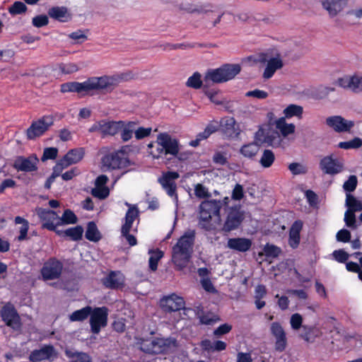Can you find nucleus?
I'll list each match as a JSON object with an SVG mask.
<instances>
[{"label": "nucleus", "instance_id": "f257e3e1", "mask_svg": "<svg viewBox=\"0 0 362 362\" xmlns=\"http://www.w3.org/2000/svg\"><path fill=\"white\" fill-rule=\"evenodd\" d=\"M114 85V78L104 75L100 77H89L83 82L71 81L64 83L60 86L62 93H77L83 95L90 94L92 91L110 92Z\"/></svg>", "mask_w": 362, "mask_h": 362}, {"label": "nucleus", "instance_id": "f03ea898", "mask_svg": "<svg viewBox=\"0 0 362 362\" xmlns=\"http://www.w3.org/2000/svg\"><path fill=\"white\" fill-rule=\"evenodd\" d=\"M196 233L188 230L172 247L171 260L178 271H182L189 264L193 253Z\"/></svg>", "mask_w": 362, "mask_h": 362}, {"label": "nucleus", "instance_id": "7ed1b4c3", "mask_svg": "<svg viewBox=\"0 0 362 362\" xmlns=\"http://www.w3.org/2000/svg\"><path fill=\"white\" fill-rule=\"evenodd\" d=\"M156 144V149L149 151L154 159H159L163 155H170L181 159L178 156L180 145L177 139L172 137L167 132H163L158 134Z\"/></svg>", "mask_w": 362, "mask_h": 362}, {"label": "nucleus", "instance_id": "20e7f679", "mask_svg": "<svg viewBox=\"0 0 362 362\" xmlns=\"http://www.w3.org/2000/svg\"><path fill=\"white\" fill-rule=\"evenodd\" d=\"M175 344L176 340L174 339L151 337L141 339L140 349L147 354H165L168 353L172 346H175Z\"/></svg>", "mask_w": 362, "mask_h": 362}, {"label": "nucleus", "instance_id": "39448f33", "mask_svg": "<svg viewBox=\"0 0 362 362\" xmlns=\"http://www.w3.org/2000/svg\"><path fill=\"white\" fill-rule=\"evenodd\" d=\"M241 71L240 64H225L219 68L209 70L204 79V83L209 81L219 83L230 81L235 77Z\"/></svg>", "mask_w": 362, "mask_h": 362}, {"label": "nucleus", "instance_id": "423d86ee", "mask_svg": "<svg viewBox=\"0 0 362 362\" xmlns=\"http://www.w3.org/2000/svg\"><path fill=\"white\" fill-rule=\"evenodd\" d=\"M103 168L107 170L122 169L127 167L129 161L123 151H113L105 153L101 159Z\"/></svg>", "mask_w": 362, "mask_h": 362}, {"label": "nucleus", "instance_id": "0eeeda50", "mask_svg": "<svg viewBox=\"0 0 362 362\" xmlns=\"http://www.w3.org/2000/svg\"><path fill=\"white\" fill-rule=\"evenodd\" d=\"M124 126V121H107L106 119H101L95 122L88 129L90 133L100 132L102 137L106 136H115L122 129Z\"/></svg>", "mask_w": 362, "mask_h": 362}, {"label": "nucleus", "instance_id": "6e6552de", "mask_svg": "<svg viewBox=\"0 0 362 362\" xmlns=\"http://www.w3.org/2000/svg\"><path fill=\"white\" fill-rule=\"evenodd\" d=\"M245 219V213L240 205L229 207L222 230L228 233L238 229Z\"/></svg>", "mask_w": 362, "mask_h": 362}, {"label": "nucleus", "instance_id": "1a4fd4ad", "mask_svg": "<svg viewBox=\"0 0 362 362\" xmlns=\"http://www.w3.org/2000/svg\"><path fill=\"white\" fill-rule=\"evenodd\" d=\"M109 310L105 306L92 308L90 316V330L93 334H98L101 329L107 325Z\"/></svg>", "mask_w": 362, "mask_h": 362}, {"label": "nucleus", "instance_id": "9d476101", "mask_svg": "<svg viewBox=\"0 0 362 362\" xmlns=\"http://www.w3.org/2000/svg\"><path fill=\"white\" fill-rule=\"evenodd\" d=\"M54 124L52 115H45L37 121H33L26 130V137L28 140L35 139L43 135Z\"/></svg>", "mask_w": 362, "mask_h": 362}, {"label": "nucleus", "instance_id": "9b49d317", "mask_svg": "<svg viewBox=\"0 0 362 362\" xmlns=\"http://www.w3.org/2000/svg\"><path fill=\"white\" fill-rule=\"evenodd\" d=\"M221 202L220 200L211 199L202 202L199 205V223L202 222L209 223L212 216L220 218Z\"/></svg>", "mask_w": 362, "mask_h": 362}, {"label": "nucleus", "instance_id": "f8f14e48", "mask_svg": "<svg viewBox=\"0 0 362 362\" xmlns=\"http://www.w3.org/2000/svg\"><path fill=\"white\" fill-rule=\"evenodd\" d=\"M1 320L6 325L15 331L21 329L22 323L19 314L11 303L5 304L0 310Z\"/></svg>", "mask_w": 362, "mask_h": 362}, {"label": "nucleus", "instance_id": "ddd939ff", "mask_svg": "<svg viewBox=\"0 0 362 362\" xmlns=\"http://www.w3.org/2000/svg\"><path fill=\"white\" fill-rule=\"evenodd\" d=\"M180 177V174L176 171H167L163 173L162 175L158 177V182L162 188L165 191L166 194L176 200L178 199L177 193V184L175 180Z\"/></svg>", "mask_w": 362, "mask_h": 362}, {"label": "nucleus", "instance_id": "4468645a", "mask_svg": "<svg viewBox=\"0 0 362 362\" xmlns=\"http://www.w3.org/2000/svg\"><path fill=\"white\" fill-rule=\"evenodd\" d=\"M62 270V262L56 257H51L45 262L40 270V273L43 280H54L61 276Z\"/></svg>", "mask_w": 362, "mask_h": 362}, {"label": "nucleus", "instance_id": "2eb2a0df", "mask_svg": "<svg viewBox=\"0 0 362 362\" xmlns=\"http://www.w3.org/2000/svg\"><path fill=\"white\" fill-rule=\"evenodd\" d=\"M37 214L42 222L41 226L42 229H47L55 233L56 231L59 230L57 228V226L59 225H57V221L59 220V216L57 212L51 209L39 208Z\"/></svg>", "mask_w": 362, "mask_h": 362}, {"label": "nucleus", "instance_id": "dca6fc26", "mask_svg": "<svg viewBox=\"0 0 362 362\" xmlns=\"http://www.w3.org/2000/svg\"><path fill=\"white\" fill-rule=\"evenodd\" d=\"M38 161L35 155L28 157L18 156L13 160L12 166L18 172L33 173L37 171Z\"/></svg>", "mask_w": 362, "mask_h": 362}, {"label": "nucleus", "instance_id": "f3484780", "mask_svg": "<svg viewBox=\"0 0 362 362\" xmlns=\"http://www.w3.org/2000/svg\"><path fill=\"white\" fill-rule=\"evenodd\" d=\"M270 332L275 338L274 349L278 352H283L287 347L288 341L286 334L282 325L279 322H274L270 326Z\"/></svg>", "mask_w": 362, "mask_h": 362}, {"label": "nucleus", "instance_id": "a211bd4d", "mask_svg": "<svg viewBox=\"0 0 362 362\" xmlns=\"http://www.w3.org/2000/svg\"><path fill=\"white\" fill-rule=\"evenodd\" d=\"M58 356L57 351L52 344H45L40 349L31 351L29 360L32 362H40L45 360L54 361Z\"/></svg>", "mask_w": 362, "mask_h": 362}, {"label": "nucleus", "instance_id": "6ab92c4d", "mask_svg": "<svg viewBox=\"0 0 362 362\" xmlns=\"http://www.w3.org/2000/svg\"><path fill=\"white\" fill-rule=\"evenodd\" d=\"M326 124L337 133L349 132L354 127V122L348 120L340 115L328 117Z\"/></svg>", "mask_w": 362, "mask_h": 362}, {"label": "nucleus", "instance_id": "aec40b11", "mask_svg": "<svg viewBox=\"0 0 362 362\" xmlns=\"http://www.w3.org/2000/svg\"><path fill=\"white\" fill-rule=\"evenodd\" d=\"M320 168L324 173L333 175L341 173L344 169V165L330 155L320 160Z\"/></svg>", "mask_w": 362, "mask_h": 362}, {"label": "nucleus", "instance_id": "412c9836", "mask_svg": "<svg viewBox=\"0 0 362 362\" xmlns=\"http://www.w3.org/2000/svg\"><path fill=\"white\" fill-rule=\"evenodd\" d=\"M160 305L164 312L172 313L183 309L185 301L182 297L173 294L162 298Z\"/></svg>", "mask_w": 362, "mask_h": 362}, {"label": "nucleus", "instance_id": "4be33fe9", "mask_svg": "<svg viewBox=\"0 0 362 362\" xmlns=\"http://www.w3.org/2000/svg\"><path fill=\"white\" fill-rule=\"evenodd\" d=\"M103 286L110 289H119L124 284V275L119 271H111L102 279Z\"/></svg>", "mask_w": 362, "mask_h": 362}, {"label": "nucleus", "instance_id": "5701e85b", "mask_svg": "<svg viewBox=\"0 0 362 362\" xmlns=\"http://www.w3.org/2000/svg\"><path fill=\"white\" fill-rule=\"evenodd\" d=\"M349 0H322V8L326 10L331 18L337 16L348 5Z\"/></svg>", "mask_w": 362, "mask_h": 362}, {"label": "nucleus", "instance_id": "b1692460", "mask_svg": "<svg viewBox=\"0 0 362 362\" xmlns=\"http://www.w3.org/2000/svg\"><path fill=\"white\" fill-rule=\"evenodd\" d=\"M252 242L246 238H231L228 240L227 247L240 252H245L250 250Z\"/></svg>", "mask_w": 362, "mask_h": 362}, {"label": "nucleus", "instance_id": "393cba45", "mask_svg": "<svg viewBox=\"0 0 362 362\" xmlns=\"http://www.w3.org/2000/svg\"><path fill=\"white\" fill-rule=\"evenodd\" d=\"M303 228V222L300 220L295 221L289 230L288 245L293 249L298 247L300 240V231Z\"/></svg>", "mask_w": 362, "mask_h": 362}, {"label": "nucleus", "instance_id": "a878e982", "mask_svg": "<svg viewBox=\"0 0 362 362\" xmlns=\"http://www.w3.org/2000/svg\"><path fill=\"white\" fill-rule=\"evenodd\" d=\"M48 16L56 21L65 23L71 19V14L65 6H52L47 11Z\"/></svg>", "mask_w": 362, "mask_h": 362}, {"label": "nucleus", "instance_id": "bb28decb", "mask_svg": "<svg viewBox=\"0 0 362 362\" xmlns=\"http://www.w3.org/2000/svg\"><path fill=\"white\" fill-rule=\"evenodd\" d=\"M85 154L83 148H77L69 150L62 158V162L64 163L65 166H69L81 161Z\"/></svg>", "mask_w": 362, "mask_h": 362}, {"label": "nucleus", "instance_id": "cd10ccee", "mask_svg": "<svg viewBox=\"0 0 362 362\" xmlns=\"http://www.w3.org/2000/svg\"><path fill=\"white\" fill-rule=\"evenodd\" d=\"M126 204L129 206V209L125 214V223L122 225L121 228L124 233L131 230L134 221L139 214V211L136 206L131 205L128 203H126Z\"/></svg>", "mask_w": 362, "mask_h": 362}, {"label": "nucleus", "instance_id": "c85d7f7f", "mask_svg": "<svg viewBox=\"0 0 362 362\" xmlns=\"http://www.w3.org/2000/svg\"><path fill=\"white\" fill-rule=\"evenodd\" d=\"M283 66V61L279 57L270 59L264 70L262 78L264 79L271 78L275 72L281 69Z\"/></svg>", "mask_w": 362, "mask_h": 362}, {"label": "nucleus", "instance_id": "c756f323", "mask_svg": "<svg viewBox=\"0 0 362 362\" xmlns=\"http://www.w3.org/2000/svg\"><path fill=\"white\" fill-rule=\"evenodd\" d=\"M83 228L81 226L69 228L65 230H59L56 234L60 237H69L71 240L78 241L83 237Z\"/></svg>", "mask_w": 362, "mask_h": 362}, {"label": "nucleus", "instance_id": "7c9ffc66", "mask_svg": "<svg viewBox=\"0 0 362 362\" xmlns=\"http://www.w3.org/2000/svg\"><path fill=\"white\" fill-rule=\"evenodd\" d=\"M259 150V144L255 141L241 146L240 153L244 157L250 159H253Z\"/></svg>", "mask_w": 362, "mask_h": 362}, {"label": "nucleus", "instance_id": "2f4dec72", "mask_svg": "<svg viewBox=\"0 0 362 362\" xmlns=\"http://www.w3.org/2000/svg\"><path fill=\"white\" fill-rule=\"evenodd\" d=\"M300 337L306 342H313L319 336L320 330L313 325H303Z\"/></svg>", "mask_w": 362, "mask_h": 362}, {"label": "nucleus", "instance_id": "473e14b6", "mask_svg": "<svg viewBox=\"0 0 362 362\" xmlns=\"http://www.w3.org/2000/svg\"><path fill=\"white\" fill-rule=\"evenodd\" d=\"M196 47H215L216 45H213L211 43L205 44V43H197V42H183V43H177V44H167L165 45V47L168 49H192Z\"/></svg>", "mask_w": 362, "mask_h": 362}, {"label": "nucleus", "instance_id": "72a5a7b5", "mask_svg": "<svg viewBox=\"0 0 362 362\" xmlns=\"http://www.w3.org/2000/svg\"><path fill=\"white\" fill-rule=\"evenodd\" d=\"M14 223L16 224H21L19 228V235L16 238V240L19 242L28 240V232L29 230L28 221L21 216H16Z\"/></svg>", "mask_w": 362, "mask_h": 362}, {"label": "nucleus", "instance_id": "f704fd0d", "mask_svg": "<svg viewBox=\"0 0 362 362\" xmlns=\"http://www.w3.org/2000/svg\"><path fill=\"white\" fill-rule=\"evenodd\" d=\"M92 313V307L87 305L81 309L75 310L69 315L71 322H82L86 320Z\"/></svg>", "mask_w": 362, "mask_h": 362}, {"label": "nucleus", "instance_id": "c9c22d12", "mask_svg": "<svg viewBox=\"0 0 362 362\" xmlns=\"http://www.w3.org/2000/svg\"><path fill=\"white\" fill-rule=\"evenodd\" d=\"M65 354L70 359V362H92L90 356L83 351L66 350Z\"/></svg>", "mask_w": 362, "mask_h": 362}, {"label": "nucleus", "instance_id": "e433bc0d", "mask_svg": "<svg viewBox=\"0 0 362 362\" xmlns=\"http://www.w3.org/2000/svg\"><path fill=\"white\" fill-rule=\"evenodd\" d=\"M85 237L87 240L95 243L98 242L101 239L100 233L95 222H88Z\"/></svg>", "mask_w": 362, "mask_h": 362}, {"label": "nucleus", "instance_id": "4c0bfd02", "mask_svg": "<svg viewBox=\"0 0 362 362\" xmlns=\"http://www.w3.org/2000/svg\"><path fill=\"white\" fill-rule=\"evenodd\" d=\"M276 156L273 151L264 149L259 158V163L264 168H270L274 163Z\"/></svg>", "mask_w": 362, "mask_h": 362}, {"label": "nucleus", "instance_id": "58836bf2", "mask_svg": "<svg viewBox=\"0 0 362 362\" xmlns=\"http://www.w3.org/2000/svg\"><path fill=\"white\" fill-rule=\"evenodd\" d=\"M276 127L280 130L284 136H286L295 132L296 127L293 124H287L285 117H281L276 122Z\"/></svg>", "mask_w": 362, "mask_h": 362}, {"label": "nucleus", "instance_id": "ea45409f", "mask_svg": "<svg viewBox=\"0 0 362 362\" xmlns=\"http://www.w3.org/2000/svg\"><path fill=\"white\" fill-rule=\"evenodd\" d=\"M78 221V218L73 211L71 209H65L62 217L59 216V220L57 221V225L64 224H75Z\"/></svg>", "mask_w": 362, "mask_h": 362}, {"label": "nucleus", "instance_id": "a19ab883", "mask_svg": "<svg viewBox=\"0 0 362 362\" xmlns=\"http://www.w3.org/2000/svg\"><path fill=\"white\" fill-rule=\"evenodd\" d=\"M303 112L302 106L291 104L288 105L284 110V114L285 118H291L293 117H301Z\"/></svg>", "mask_w": 362, "mask_h": 362}, {"label": "nucleus", "instance_id": "79ce46f5", "mask_svg": "<svg viewBox=\"0 0 362 362\" xmlns=\"http://www.w3.org/2000/svg\"><path fill=\"white\" fill-rule=\"evenodd\" d=\"M346 205L348 210L351 211H361L362 210V204L360 201L357 200L355 197L351 194H346Z\"/></svg>", "mask_w": 362, "mask_h": 362}, {"label": "nucleus", "instance_id": "37998d69", "mask_svg": "<svg viewBox=\"0 0 362 362\" xmlns=\"http://www.w3.org/2000/svg\"><path fill=\"white\" fill-rule=\"evenodd\" d=\"M362 146V139L359 137H354L353 139L347 141H341L337 146L342 149H356Z\"/></svg>", "mask_w": 362, "mask_h": 362}, {"label": "nucleus", "instance_id": "c03bdc74", "mask_svg": "<svg viewBox=\"0 0 362 362\" xmlns=\"http://www.w3.org/2000/svg\"><path fill=\"white\" fill-rule=\"evenodd\" d=\"M151 252L152 254L148 259L149 268L151 271L155 272L158 269V262L163 257V252L158 249Z\"/></svg>", "mask_w": 362, "mask_h": 362}, {"label": "nucleus", "instance_id": "a18cd8bd", "mask_svg": "<svg viewBox=\"0 0 362 362\" xmlns=\"http://www.w3.org/2000/svg\"><path fill=\"white\" fill-rule=\"evenodd\" d=\"M28 10L27 6L22 1H15L11 6L8 7V13L11 16L20 15L25 13Z\"/></svg>", "mask_w": 362, "mask_h": 362}, {"label": "nucleus", "instance_id": "49530a36", "mask_svg": "<svg viewBox=\"0 0 362 362\" xmlns=\"http://www.w3.org/2000/svg\"><path fill=\"white\" fill-rule=\"evenodd\" d=\"M186 85L188 87L199 89L201 87H203L204 83L201 79V74L199 72H194L192 76H191L186 83Z\"/></svg>", "mask_w": 362, "mask_h": 362}, {"label": "nucleus", "instance_id": "de8ad7c7", "mask_svg": "<svg viewBox=\"0 0 362 362\" xmlns=\"http://www.w3.org/2000/svg\"><path fill=\"white\" fill-rule=\"evenodd\" d=\"M58 69L63 74H71L78 71V66L73 62L60 63L58 64Z\"/></svg>", "mask_w": 362, "mask_h": 362}, {"label": "nucleus", "instance_id": "09e8293b", "mask_svg": "<svg viewBox=\"0 0 362 362\" xmlns=\"http://www.w3.org/2000/svg\"><path fill=\"white\" fill-rule=\"evenodd\" d=\"M263 251L266 257L272 258L277 257L281 252L280 247L269 243L264 245Z\"/></svg>", "mask_w": 362, "mask_h": 362}, {"label": "nucleus", "instance_id": "8fccbe9b", "mask_svg": "<svg viewBox=\"0 0 362 362\" xmlns=\"http://www.w3.org/2000/svg\"><path fill=\"white\" fill-rule=\"evenodd\" d=\"M91 194L93 197L100 199H105L110 194L108 187H95L91 190Z\"/></svg>", "mask_w": 362, "mask_h": 362}, {"label": "nucleus", "instance_id": "3c124183", "mask_svg": "<svg viewBox=\"0 0 362 362\" xmlns=\"http://www.w3.org/2000/svg\"><path fill=\"white\" fill-rule=\"evenodd\" d=\"M357 177L356 175H350L343 185L344 189L347 192H354L357 187Z\"/></svg>", "mask_w": 362, "mask_h": 362}, {"label": "nucleus", "instance_id": "603ef678", "mask_svg": "<svg viewBox=\"0 0 362 362\" xmlns=\"http://www.w3.org/2000/svg\"><path fill=\"white\" fill-rule=\"evenodd\" d=\"M288 169L293 175L305 174L308 172L307 168L299 163H290Z\"/></svg>", "mask_w": 362, "mask_h": 362}, {"label": "nucleus", "instance_id": "864d4df0", "mask_svg": "<svg viewBox=\"0 0 362 362\" xmlns=\"http://www.w3.org/2000/svg\"><path fill=\"white\" fill-rule=\"evenodd\" d=\"M344 222L346 226L356 229L357 228V225L356 223L355 212L347 210L344 214Z\"/></svg>", "mask_w": 362, "mask_h": 362}, {"label": "nucleus", "instance_id": "5fc2aeb1", "mask_svg": "<svg viewBox=\"0 0 362 362\" xmlns=\"http://www.w3.org/2000/svg\"><path fill=\"white\" fill-rule=\"evenodd\" d=\"M291 327L294 330H298L300 328L303 329V317L299 313H294L291 315L290 319Z\"/></svg>", "mask_w": 362, "mask_h": 362}, {"label": "nucleus", "instance_id": "6e6d98bb", "mask_svg": "<svg viewBox=\"0 0 362 362\" xmlns=\"http://www.w3.org/2000/svg\"><path fill=\"white\" fill-rule=\"evenodd\" d=\"M58 149L55 147L45 148L43 151L41 160L45 161L47 160H54L57 157Z\"/></svg>", "mask_w": 362, "mask_h": 362}, {"label": "nucleus", "instance_id": "4d7b16f0", "mask_svg": "<svg viewBox=\"0 0 362 362\" xmlns=\"http://www.w3.org/2000/svg\"><path fill=\"white\" fill-rule=\"evenodd\" d=\"M194 194L199 199H206L211 197L208 189L202 184H197L194 187Z\"/></svg>", "mask_w": 362, "mask_h": 362}, {"label": "nucleus", "instance_id": "13d9d810", "mask_svg": "<svg viewBox=\"0 0 362 362\" xmlns=\"http://www.w3.org/2000/svg\"><path fill=\"white\" fill-rule=\"evenodd\" d=\"M32 23L36 28H42L48 25L49 19L46 15H38L33 18Z\"/></svg>", "mask_w": 362, "mask_h": 362}, {"label": "nucleus", "instance_id": "bf43d9fd", "mask_svg": "<svg viewBox=\"0 0 362 362\" xmlns=\"http://www.w3.org/2000/svg\"><path fill=\"white\" fill-rule=\"evenodd\" d=\"M334 258L339 263H345L349 257V255L342 249L334 250L332 253Z\"/></svg>", "mask_w": 362, "mask_h": 362}, {"label": "nucleus", "instance_id": "052dcab7", "mask_svg": "<svg viewBox=\"0 0 362 362\" xmlns=\"http://www.w3.org/2000/svg\"><path fill=\"white\" fill-rule=\"evenodd\" d=\"M335 90V88L333 87H329V86H322L320 87L315 94V98L317 99H323L327 98L329 94L332 92H334Z\"/></svg>", "mask_w": 362, "mask_h": 362}, {"label": "nucleus", "instance_id": "680f3d73", "mask_svg": "<svg viewBox=\"0 0 362 362\" xmlns=\"http://www.w3.org/2000/svg\"><path fill=\"white\" fill-rule=\"evenodd\" d=\"M351 90L354 92L362 91V76L354 75L351 76Z\"/></svg>", "mask_w": 362, "mask_h": 362}, {"label": "nucleus", "instance_id": "e2e57ef3", "mask_svg": "<svg viewBox=\"0 0 362 362\" xmlns=\"http://www.w3.org/2000/svg\"><path fill=\"white\" fill-rule=\"evenodd\" d=\"M351 76H344L343 77L339 78L334 83L344 88H349L351 90Z\"/></svg>", "mask_w": 362, "mask_h": 362}, {"label": "nucleus", "instance_id": "0e129e2a", "mask_svg": "<svg viewBox=\"0 0 362 362\" xmlns=\"http://www.w3.org/2000/svg\"><path fill=\"white\" fill-rule=\"evenodd\" d=\"M213 161L216 164L226 165L228 163L226 153L221 151L216 152L213 156Z\"/></svg>", "mask_w": 362, "mask_h": 362}, {"label": "nucleus", "instance_id": "69168bd1", "mask_svg": "<svg viewBox=\"0 0 362 362\" xmlns=\"http://www.w3.org/2000/svg\"><path fill=\"white\" fill-rule=\"evenodd\" d=\"M245 95L247 97H253L258 99H265L268 97V93L262 90L255 89L247 92Z\"/></svg>", "mask_w": 362, "mask_h": 362}, {"label": "nucleus", "instance_id": "338daca9", "mask_svg": "<svg viewBox=\"0 0 362 362\" xmlns=\"http://www.w3.org/2000/svg\"><path fill=\"white\" fill-rule=\"evenodd\" d=\"M337 240L342 243H348L351 240V233L346 229H341L336 235Z\"/></svg>", "mask_w": 362, "mask_h": 362}, {"label": "nucleus", "instance_id": "774afa93", "mask_svg": "<svg viewBox=\"0 0 362 362\" xmlns=\"http://www.w3.org/2000/svg\"><path fill=\"white\" fill-rule=\"evenodd\" d=\"M243 197L244 191L243 186L240 184H236L232 192V199L233 200L239 201L242 199Z\"/></svg>", "mask_w": 362, "mask_h": 362}]
</instances>
